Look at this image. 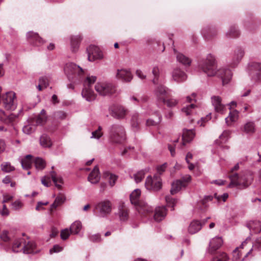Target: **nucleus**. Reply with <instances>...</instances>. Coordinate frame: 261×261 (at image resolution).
I'll return each mask as SVG.
<instances>
[{
    "mask_svg": "<svg viewBox=\"0 0 261 261\" xmlns=\"http://www.w3.org/2000/svg\"><path fill=\"white\" fill-rule=\"evenodd\" d=\"M88 60L93 62L103 58V54L101 49L97 46L91 45L87 48Z\"/></svg>",
    "mask_w": 261,
    "mask_h": 261,
    "instance_id": "obj_13",
    "label": "nucleus"
},
{
    "mask_svg": "<svg viewBox=\"0 0 261 261\" xmlns=\"http://www.w3.org/2000/svg\"><path fill=\"white\" fill-rule=\"evenodd\" d=\"M116 77L117 79L125 82H129L133 79V75L130 70L126 69H118Z\"/></svg>",
    "mask_w": 261,
    "mask_h": 261,
    "instance_id": "obj_19",
    "label": "nucleus"
},
{
    "mask_svg": "<svg viewBox=\"0 0 261 261\" xmlns=\"http://www.w3.org/2000/svg\"><path fill=\"white\" fill-rule=\"evenodd\" d=\"M174 51L176 54L177 61L184 65H190L191 63V60L188 57L185 56L181 53H176L175 49Z\"/></svg>",
    "mask_w": 261,
    "mask_h": 261,
    "instance_id": "obj_36",
    "label": "nucleus"
},
{
    "mask_svg": "<svg viewBox=\"0 0 261 261\" xmlns=\"http://www.w3.org/2000/svg\"><path fill=\"white\" fill-rule=\"evenodd\" d=\"M23 206V203L20 200H16L14 202L12 203L11 207L14 210H18L21 208Z\"/></svg>",
    "mask_w": 261,
    "mask_h": 261,
    "instance_id": "obj_58",
    "label": "nucleus"
},
{
    "mask_svg": "<svg viewBox=\"0 0 261 261\" xmlns=\"http://www.w3.org/2000/svg\"><path fill=\"white\" fill-rule=\"evenodd\" d=\"M230 132L229 130H224L220 136L219 139L215 141V144L217 146V149H214L212 152L214 153L218 154L219 156L222 155V152L225 150H228L229 147L226 145H223L229 138Z\"/></svg>",
    "mask_w": 261,
    "mask_h": 261,
    "instance_id": "obj_8",
    "label": "nucleus"
},
{
    "mask_svg": "<svg viewBox=\"0 0 261 261\" xmlns=\"http://www.w3.org/2000/svg\"><path fill=\"white\" fill-rule=\"evenodd\" d=\"M28 41L35 45H40L43 44L42 39L40 38L38 34L33 32H29L27 35Z\"/></svg>",
    "mask_w": 261,
    "mask_h": 261,
    "instance_id": "obj_27",
    "label": "nucleus"
},
{
    "mask_svg": "<svg viewBox=\"0 0 261 261\" xmlns=\"http://www.w3.org/2000/svg\"><path fill=\"white\" fill-rule=\"evenodd\" d=\"M214 197L217 200L218 202L222 200L223 201H225L227 198L228 197V194L227 193H224L222 195H218L217 194H214Z\"/></svg>",
    "mask_w": 261,
    "mask_h": 261,
    "instance_id": "obj_59",
    "label": "nucleus"
},
{
    "mask_svg": "<svg viewBox=\"0 0 261 261\" xmlns=\"http://www.w3.org/2000/svg\"><path fill=\"white\" fill-rule=\"evenodd\" d=\"M65 200V196L63 194H59L56 198L54 203L51 205L50 211H52L54 209H55L57 207L60 206L61 205L64 203Z\"/></svg>",
    "mask_w": 261,
    "mask_h": 261,
    "instance_id": "obj_33",
    "label": "nucleus"
},
{
    "mask_svg": "<svg viewBox=\"0 0 261 261\" xmlns=\"http://www.w3.org/2000/svg\"><path fill=\"white\" fill-rule=\"evenodd\" d=\"M96 76L88 75L83 80V89L82 91L83 97L88 101H92L96 98V95L92 89V85L96 82Z\"/></svg>",
    "mask_w": 261,
    "mask_h": 261,
    "instance_id": "obj_5",
    "label": "nucleus"
},
{
    "mask_svg": "<svg viewBox=\"0 0 261 261\" xmlns=\"http://www.w3.org/2000/svg\"><path fill=\"white\" fill-rule=\"evenodd\" d=\"M223 241L221 237L216 236L210 240L207 248V252L214 254L223 245Z\"/></svg>",
    "mask_w": 261,
    "mask_h": 261,
    "instance_id": "obj_16",
    "label": "nucleus"
},
{
    "mask_svg": "<svg viewBox=\"0 0 261 261\" xmlns=\"http://www.w3.org/2000/svg\"><path fill=\"white\" fill-rule=\"evenodd\" d=\"M249 74L251 79L254 82L261 81V64L258 63H253L249 65Z\"/></svg>",
    "mask_w": 261,
    "mask_h": 261,
    "instance_id": "obj_15",
    "label": "nucleus"
},
{
    "mask_svg": "<svg viewBox=\"0 0 261 261\" xmlns=\"http://www.w3.org/2000/svg\"><path fill=\"white\" fill-rule=\"evenodd\" d=\"M82 229V224L80 221H75L73 222L70 227L71 232L73 234H79Z\"/></svg>",
    "mask_w": 261,
    "mask_h": 261,
    "instance_id": "obj_42",
    "label": "nucleus"
},
{
    "mask_svg": "<svg viewBox=\"0 0 261 261\" xmlns=\"http://www.w3.org/2000/svg\"><path fill=\"white\" fill-rule=\"evenodd\" d=\"M216 59L212 54H208L206 59L200 63L199 68L208 76L215 75L221 78L223 84L228 83L232 77L231 71L227 68L216 70Z\"/></svg>",
    "mask_w": 261,
    "mask_h": 261,
    "instance_id": "obj_1",
    "label": "nucleus"
},
{
    "mask_svg": "<svg viewBox=\"0 0 261 261\" xmlns=\"http://www.w3.org/2000/svg\"><path fill=\"white\" fill-rule=\"evenodd\" d=\"M145 186L148 190L157 191L162 188V181L159 175H155L152 178L151 176H147Z\"/></svg>",
    "mask_w": 261,
    "mask_h": 261,
    "instance_id": "obj_11",
    "label": "nucleus"
},
{
    "mask_svg": "<svg viewBox=\"0 0 261 261\" xmlns=\"http://www.w3.org/2000/svg\"><path fill=\"white\" fill-rule=\"evenodd\" d=\"M244 55V51L242 48H238L236 49L233 55L231 62L230 63V66L232 67H236L242 60Z\"/></svg>",
    "mask_w": 261,
    "mask_h": 261,
    "instance_id": "obj_25",
    "label": "nucleus"
},
{
    "mask_svg": "<svg viewBox=\"0 0 261 261\" xmlns=\"http://www.w3.org/2000/svg\"><path fill=\"white\" fill-rule=\"evenodd\" d=\"M228 257L227 255L224 253L222 252L218 256L214 257L211 261H228Z\"/></svg>",
    "mask_w": 261,
    "mask_h": 261,
    "instance_id": "obj_49",
    "label": "nucleus"
},
{
    "mask_svg": "<svg viewBox=\"0 0 261 261\" xmlns=\"http://www.w3.org/2000/svg\"><path fill=\"white\" fill-rule=\"evenodd\" d=\"M64 71L69 81L77 83L84 79V69L74 63H66L64 67Z\"/></svg>",
    "mask_w": 261,
    "mask_h": 261,
    "instance_id": "obj_2",
    "label": "nucleus"
},
{
    "mask_svg": "<svg viewBox=\"0 0 261 261\" xmlns=\"http://www.w3.org/2000/svg\"><path fill=\"white\" fill-rule=\"evenodd\" d=\"M244 55V51L242 48H238L236 49L233 55L231 62L230 63V66L232 67H236L242 60Z\"/></svg>",
    "mask_w": 261,
    "mask_h": 261,
    "instance_id": "obj_24",
    "label": "nucleus"
},
{
    "mask_svg": "<svg viewBox=\"0 0 261 261\" xmlns=\"http://www.w3.org/2000/svg\"><path fill=\"white\" fill-rule=\"evenodd\" d=\"M35 164L36 169L38 170H42L45 166V161L41 158H36L35 160Z\"/></svg>",
    "mask_w": 261,
    "mask_h": 261,
    "instance_id": "obj_47",
    "label": "nucleus"
},
{
    "mask_svg": "<svg viewBox=\"0 0 261 261\" xmlns=\"http://www.w3.org/2000/svg\"><path fill=\"white\" fill-rule=\"evenodd\" d=\"M141 190L139 189L134 190L130 194V201L132 204L136 206L138 212L144 216L149 215L153 212V208L145 202L140 201Z\"/></svg>",
    "mask_w": 261,
    "mask_h": 261,
    "instance_id": "obj_4",
    "label": "nucleus"
},
{
    "mask_svg": "<svg viewBox=\"0 0 261 261\" xmlns=\"http://www.w3.org/2000/svg\"><path fill=\"white\" fill-rule=\"evenodd\" d=\"M25 243L23 238H16L13 242L11 249L14 252H18L21 251H23V245Z\"/></svg>",
    "mask_w": 261,
    "mask_h": 261,
    "instance_id": "obj_28",
    "label": "nucleus"
},
{
    "mask_svg": "<svg viewBox=\"0 0 261 261\" xmlns=\"http://www.w3.org/2000/svg\"><path fill=\"white\" fill-rule=\"evenodd\" d=\"M39 84L42 85L44 88H46L48 85V80L47 77L42 76L39 79Z\"/></svg>",
    "mask_w": 261,
    "mask_h": 261,
    "instance_id": "obj_63",
    "label": "nucleus"
},
{
    "mask_svg": "<svg viewBox=\"0 0 261 261\" xmlns=\"http://www.w3.org/2000/svg\"><path fill=\"white\" fill-rule=\"evenodd\" d=\"M70 234H72L70 229L65 228L61 232V238L63 240H66L68 238Z\"/></svg>",
    "mask_w": 261,
    "mask_h": 261,
    "instance_id": "obj_54",
    "label": "nucleus"
},
{
    "mask_svg": "<svg viewBox=\"0 0 261 261\" xmlns=\"http://www.w3.org/2000/svg\"><path fill=\"white\" fill-rule=\"evenodd\" d=\"M117 215L120 221L124 222L127 220L128 218V210L123 204H121L119 205Z\"/></svg>",
    "mask_w": 261,
    "mask_h": 261,
    "instance_id": "obj_29",
    "label": "nucleus"
},
{
    "mask_svg": "<svg viewBox=\"0 0 261 261\" xmlns=\"http://www.w3.org/2000/svg\"><path fill=\"white\" fill-rule=\"evenodd\" d=\"M35 127L31 124H27L23 126V132L27 135H30L35 131Z\"/></svg>",
    "mask_w": 261,
    "mask_h": 261,
    "instance_id": "obj_51",
    "label": "nucleus"
},
{
    "mask_svg": "<svg viewBox=\"0 0 261 261\" xmlns=\"http://www.w3.org/2000/svg\"><path fill=\"white\" fill-rule=\"evenodd\" d=\"M197 108V106L194 103H191L189 105L183 107L181 111L182 114L187 116L192 115L196 109Z\"/></svg>",
    "mask_w": 261,
    "mask_h": 261,
    "instance_id": "obj_39",
    "label": "nucleus"
},
{
    "mask_svg": "<svg viewBox=\"0 0 261 261\" xmlns=\"http://www.w3.org/2000/svg\"><path fill=\"white\" fill-rule=\"evenodd\" d=\"M40 144L44 148H50L52 146V142L48 136L43 134L40 138Z\"/></svg>",
    "mask_w": 261,
    "mask_h": 261,
    "instance_id": "obj_37",
    "label": "nucleus"
},
{
    "mask_svg": "<svg viewBox=\"0 0 261 261\" xmlns=\"http://www.w3.org/2000/svg\"><path fill=\"white\" fill-rule=\"evenodd\" d=\"M103 177L109 181V184L111 187L114 186L117 179V176L116 175L107 171L103 172Z\"/></svg>",
    "mask_w": 261,
    "mask_h": 261,
    "instance_id": "obj_38",
    "label": "nucleus"
},
{
    "mask_svg": "<svg viewBox=\"0 0 261 261\" xmlns=\"http://www.w3.org/2000/svg\"><path fill=\"white\" fill-rule=\"evenodd\" d=\"M172 77L173 80L178 83H181L185 81L187 78V74L180 69L174 68L172 72Z\"/></svg>",
    "mask_w": 261,
    "mask_h": 261,
    "instance_id": "obj_22",
    "label": "nucleus"
},
{
    "mask_svg": "<svg viewBox=\"0 0 261 261\" xmlns=\"http://www.w3.org/2000/svg\"><path fill=\"white\" fill-rule=\"evenodd\" d=\"M242 131L247 135L253 134L255 131L254 123L252 121L246 122L242 128Z\"/></svg>",
    "mask_w": 261,
    "mask_h": 261,
    "instance_id": "obj_35",
    "label": "nucleus"
},
{
    "mask_svg": "<svg viewBox=\"0 0 261 261\" xmlns=\"http://www.w3.org/2000/svg\"><path fill=\"white\" fill-rule=\"evenodd\" d=\"M1 238L4 242H8L10 239L8 231L7 230L3 231L1 235Z\"/></svg>",
    "mask_w": 261,
    "mask_h": 261,
    "instance_id": "obj_62",
    "label": "nucleus"
},
{
    "mask_svg": "<svg viewBox=\"0 0 261 261\" xmlns=\"http://www.w3.org/2000/svg\"><path fill=\"white\" fill-rule=\"evenodd\" d=\"M238 118L239 112L236 110L231 111L228 116L225 118V122L227 125L230 126L238 120Z\"/></svg>",
    "mask_w": 261,
    "mask_h": 261,
    "instance_id": "obj_32",
    "label": "nucleus"
},
{
    "mask_svg": "<svg viewBox=\"0 0 261 261\" xmlns=\"http://www.w3.org/2000/svg\"><path fill=\"white\" fill-rule=\"evenodd\" d=\"M166 201L167 205L168 206H171L172 208V210H174L173 207L177 202L176 200L173 199L170 196H167L166 197Z\"/></svg>",
    "mask_w": 261,
    "mask_h": 261,
    "instance_id": "obj_53",
    "label": "nucleus"
},
{
    "mask_svg": "<svg viewBox=\"0 0 261 261\" xmlns=\"http://www.w3.org/2000/svg\"><path fill=\"white\" fill-rule=\"evenodd\" d=\"M62 250L63 247L62 246H60L59 245H55L50 249L49 252L50 254H53V253H58L62 251Z\"/></svg>",
    "mask_w": 261,
    "mask_h": 261,
    "instance_id": "obj_60",
    "label": "nucleus"
},
{
    "mask_svg": "<svg viewBox=\"0 0 261 261\" xmlns=\"http://www.w3.org/2000/svg\"><path fill=\"white\" fill-rule=\"evenodd\" d=\"M17 115L13 113H6L0 110V121L6 124H11L17 118Z\"/></svg>",
    "mask_w": 261,
    "mask_h": 261,
    "instance_id": "obj_20",
    "label": "nucleus"
},
{
    "mask_svg": "<svg viewBox=\"0 0 261 261\" xmlns=\"http://www.w3.org/2000/svg\"><path fill=\"white\" fill-rule=\"evenodd\" d=\"M50 175L53 181L55 184V186L59 189L61 188L62 184H63L62 177L58 175L54 171L50 172Z\"/></svg>",
    "mask_w": 261,
    "mask_h": 261,
    "instance_id": "obj_44",
    "label": "nucleus"
},
{
    "mask_svg": "<svg viewBox=\"0 0 261 261\" xmlns=\"http://www.w3.org/2000/svg\"><path fill=\"white\" fill-rule=\"evenodd\" d=\"M191 176L186 175L181 179L176 180L173 182L170 190L171 194L173 195L178 192L183 188L187 186L188 183L191 180Z\"/></svg>",
    "mask_w": 261,
    "mask_h": 261,
    "instance_id": "obj_14",
    "label": "nucleus"
},
{
    "mask_svg": "<svg viewBox=\"0 0 261 261\" xmlns=\"http://www.w3.org/2000/svg\"><path fill=\"white\" fill-rule=\"evenodd\" d=\"M167 210L165 206H158L154 210L153 218L155 221L160 222L166 217Z\"/></svg>",
    "mask_w": 261,
    "mask_h": 261,
    "instance_id": "obj_26",
    "label": "nucleus"
},
{
    "mask_svg": "<svg viewBox=\"0 0 261 261\" xmlns=\"http://www.w3.org/2000/svg\"><path fill=\"white\" fill-rule=\"evenodd\" d=\"M148 171V169H145L139 171L134 175V180L136 183L141 182L142 179L144 178L146 172Z\"/></svg>",
    "mask_w": 261,
    "mask_h": 261,
    "instance_id": "obj_46",
    "label": "nucleus"
},
{
    "mask_svg": "<svg viewBox=\"0 0 261 261\" xmlns=\"http://www.w3.org/2000/svg\"><path fill=\"white\" fill-rule=\"evenodd\" d=\"M15 99V93L13 91H9L2 95L1 102L2 101L3 106L5 109L12 110L16 107Z\"/></svg>",
    "mask_w": 261,
    "mask_h": 261,
    "instance_id": "obj_10",
    "label": "nucleus"
},
{
    "mask_svg": "<svg viewBox=\"0 0 261 261\" xmlns=\"http://www.w3.org/2000/svg\"><path fill=\"white\" fill-rule=\"evenodd\" d=\"M195 137V133L192 129H184L182 138V146L191 141Z\"/></svg>",
    "mask_w": 261,
    "mask_h": 261,
    "instance_id": "obj_30",
    "label": "nucleus"
},
{
    "mask_svg": "<svg viewBox=\"0 0 261 261\" xmlns=\"http://www.w3.org/2000/svg\"><path fill=\"white\" fill-rule=\"evenodd\" d=\"M230 183L228 185V188L240 187L245 188L250 185L253 179L252 173L249 171L242 172L239 175L237 174H232L229 176Z\"/></svg>",
    "mask_w": 261,
    "mask_h": 261,
    "instance_id": "obj_3",
    "label": "nucleus"
},
{
    "mask_svg": "<svg viewBox=\"0 0 261 261\" xmlns=\"http://www.w3.org/2000/svg\"><path fill=\"white\" fill-rule=\"evenodd\" d=\"M138 117L139 114H135L133 115L132 118V121L131 124L132 127L134 128H137L139 124L140 123V121L138 120Z\"/></svg>",
    "mask_w": 261,
    "mask_h": 261,
    "instance_id": "obj_56",
    "label": "nucleus"
},
{
    "mask_svg": "<svg viewBox=\"0 0 261 261\" xmlns=\"http://www.w3.org/2000/svg\"><path fill=\"white\" fill-rule=\"evenodd\" d=\"M239 35V31L234 27H231L226 33V36L228 37H236Z\"/></svg>",
    "mask_w": 261,
    "mask_h": 261,
    "instance_id": "obj_50",
    "label": "nucleus"
},
{
    "mask_svg": "<svg viewBox=\"0 0 261 261\" xmlns=\"http://www.w3.org/2000/svg\"><path fill=\"white\" fill-rule=\"evenodd\" d=\"M211 101L215 110L221 114L224 113L225 106L222 103V99L219 96H213L211 97Z\"/></svg>",
    "mask_w": 261,
    "mask_h": 261,
    "instance_id": "obj_17",
    "label": "nucleus"
},
{
    "mask_svg": "<svg viewBox=\"0 0 261 261\" xmlns=\"http://www.w3.org/2000/svg\"><path fill=\"white\" fill-rule=\"evenodd\" d=\"M1 169L5 172H10L14 170V167L10 163L5 162L1 165Z\"/></svg>",
    "mask_w": 261,
    "mask_h": 261,
    "instance_id": "obj_48",
    "label": "nucleus"
},
{
    "mask_svg": "<svg viewBox=\"0 0 261 261\" xmlns=\"http://www.w3.org/2000/svg\"><path fill=\"white\" fill-rule=\"evenodd\" d=\"M95 90L97 93L102 96H109L116 93L117 89L112 83L101 81L96 83Z\"/></svg>",
    "mask_w": 261,
    "mask_h": 261,
    "instance_id": "obj_7",
    "label": "nucleus"
},
{
    "mask_svg": "<svg viewBox=\"0 0 261 261\" xmlns=\"http://www.w3.org/2000/svg\"><path fill=\"white\" fill-rule=\"evenodd\" d=\"M33 163L32 156L31 155H26L21 160V164L23 169H29Z\"/></svg>",
    "mask_w": 261,
    "mask_h": 261,
    "instance_id": "obj_41",
    "label": "nucleus"
},
{
    "mask_svg": "<svg viewBox=\"0 0 261 261\" xmlns=\"http://www.w3.org/2000/svg\"><path fill=\"white\" fill-rule=\"evenodd\" d=\"M94 210L97 216L104 217L111 213L112 203L108 200L100 201L95 204Z\"/></svg>",
    "mask_w": 261,
    "mask_h": 261,
    "instance_id": "obj_9",
    "label": "nucleus"
},
{
    "mask_svg": "<svg viewBox=\"0 0 261 261\" xmlns=\"http://www.w3.org/2000/svg\"><path fill=\"white\" fill-rule=\"evenodd\" d=\"M250 242V238H247L245 241L242 242L239 247L236 248L232 252V261H243L245 258L251 253L253 250H257V249L252 248L246 254L244 257H242L241 249L248 243Z\"/></svg>",
    "mask_w": 261,
    "mask_h": 261,
    "instance_id": "obj_12",
    "label": "nucleus"
},
{
    "mask_svg": "<svg viewBox=\"0 0 261 261\" xmlns=\"http://www.w3.org/2000/svg\"><path fill=\"white\" fill-rule=\"evenodd\" d=\"M89 239L90 241L93 242H98L100 241V234L97 233L95 234L90 235Z\"/></svg>",
    "mask_w": 261,
    "mask_h": 261,
    "instance_id": "obj_64",
    "label": "nucleus"
},
{
    "mask_svg": "<svg viewBox=\"0 0 261 261\" xmlns=\"http://www.w3.org/2000/svg\"><path fill=\"white\" fill-rule=\"evenodd\" d=\"M0 214L4 217L9 215V211L5 204H3L2 207H0Z\"/></svg>",
    "mask_w": 261,
    "mask_h": 261,
    "instance_id": "obj_61",
    "label": "nucleus"
},
{
    "mask_svg": "<svg viewBox=\"0 0 261 261\" xmlns=\"http://www.w3.org/2000/svg\"><path fill=\"white\" fill-rule=\"evenodd\" d=\"M109 137L112 142L115 143H121L126 139L125 131L124 127L119 124L112 125L109 129Z\"/></svg>",
    "mask_w": 261,
    "mask_h": 261,
    "instance_id": "obj_6",
    "label": "nucleus"
},
{
    "mask_svg": "<svg viewBox=\"0 0 261 261\" xmlns=\"http://www.w3.org/2000/svg\"><path fill=\"white\" fill-rule=\"evenodd\" d=\"M46 116L38 115L36 118V123L37 125H42L46 122Z\"/></svg>",
    "mask_w": 261,
    "mask_h": 261,
    "instance_id": "obj_55",
    "label": "nucleus"
},
{
    "mask_svg": "<svg viewBox=\"0 0 261 261\" xmlns=\"http://www.w3.org/2000/svg\"><path fill=\"white\" fill-rule=\"evenodd\" d=\"M210 218V217H207L203 221L202 223L197 220H194L191 222L188 228L189 232L191 234H194L199 231L201 229L202 225H204Z\"/></svg>",
    "mask_w": 261,
    "mask_h": 261,
    "instance_id": "obj_23",
    "label": "nucleus"
},
{
    "mask_svg": "<svg viewBox=\"0 0 261 261\" xmlns=\"http://www.w3.org/2000/svg\"><path fill=\"white\" fill-rule=\"evenodd\" d=\"M110 110L112 116L116 119H123L126 114V110L121 106H114Z\"/></svg>",
    "mask_w": 261,
    "mask_h": 261,
    "instance_id": "obj_18",
    "label": "nucleus"
},
{
    "mask_svg": "<svg viewBox=\"0 0 261 261\" xmlns=\"http://www.w3.org/2000/svg\"><path fill=\"white\" fill-rule=\"evenodd\" d=\"M155 94L158 100L163 101V99L170 96V90L163 86H160L156 89Z\"/></svg>",
    "mask_w": 261,
    "mask_h": 261,
    "instance_id": "obj_21",
    "label": "nucleus"
},
{
    "mask_svg": "<svg viewBox=\"0 0 261 261\" xmlns=\"http://www.w3.org/2000/svg\"><path fill=\"white\" fill-rule=\"evenodd\" d=\"M36 245L34 242L32 241H28L27 243L25 241L23 245V253L26 254L32 253L36 252L35 249Z\"/></svg>",
    "mask_w": 261,
    "mask_h": 261,
    "instance_id": "obj_40",
    "label": "nucleus"
},
{
    "mask_svg": "<svg viewBox=\"0 0 261 261\" xmlns=\"http://www.w3.org/2000/svg\"><path fill=\"white\" fill-rule=\"evenodd\" d=\"M162 102L166 104L168 107L172 108L177 105L179 102V100L173 97L169 98L167 97L166 98L163 99Z\"/></svg>",
    "mask_w": 261,
    "mask_h": 261,
    "instance_id": "obj_45",
    "label": "nucleus"
},
{
    "mask_svg": "<svg viewBox=\"0 0 261 261\" xmlns=\"http://www.w3.org/2000/svg\"><path fill=\"white\" fill-rule=\"evenodd\" d=\"M71 50L72 52L78 50L80 42L82 40L81 36L77 35L71 37Z\"/></svg>",
    "mask_w": 261,
    "mask_h": 261,
    "instance_id": "obj_34",
    "label": "nucleus"
},
{
    "mask_svg": "<svg viewBox=\"0 0 261 261\" xmlns=\"http://www.w3.org/2000/svg\"><path fill=\"white\" fill-rule=\"evenodd\" d=\"M100 178L99 169L97 166H95L92 171L90 173L88 178V180L91 184H95L99 182Z\"/></svg>",
    "mask_w": 261,
    "mask_h": 261,
    "instance_id": "obj_31",
    "label": "nucleus"
},
{
    "mask_svg": "<svg viewBox=\"0 0 261 261\" xmlns=\"http://www.w3.org/2000/svg\"><path fill=\"white\" fill-rule=\"evenodd\" d=\"M159 72H160V70H159V68L158 66H154L153 67L152 70V73L154 77L152 80V82L154 84H156L158 83V77L159 76Z\"/></svg>",
    "mask_w": 261,
    "mask_h": 261,
    "instance_id": "obj_52",
    "label": "nucleus"
},
{
    "mask_svg": "<svg viewBox=\"0 0 261 261\" xmlns=\"http://www.w3.org/2000/svg\"><path fill=\"white\" fill-rule=\"evenodd\" d=\"M101 130V127L100 126H99L98 129L92 133V136L91 137V138L97 139L100 138L102 135V133Z\"/></svg>",
    "mask_w": 261,
    "mask_h": 261,
    "instance_id": "obj_57",
    "label": "nucleus"
},
{
    "mask_svg": "<svg viewBox=\"0 0 261 261\" xmlns=\"http://www.w3.org/2000/svg\"><path fill=\"white\" fill-rule=\"evenodd\" d=\"M155 118L154 119H148L146 120L147 126H155L160 123L162 121V115L158 112L154 113Z\"/></svg>",
    "mask_w": 261,
    "mask_h": 261,
    "instance_id": "obj_43",
    "label": "nucleus"
}]
</instances>
